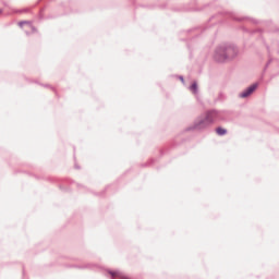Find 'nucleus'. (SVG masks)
Segmentation results:
<instances>
[{"mask_svg": "<svg viewBox=\"0 0 279 279\" xmlns=\"http://www.w3.org/2000/svg\"><path fill=\"white\" fill-rule=\"evenodd\" d=\"M216 134H218V136H225V134H228V131L223 128H217Z\"/></svg>", "mask_w": 279, "mask_h": 279, "instance_id": "obj_3", "label": "nucleus"}, {"mask_svg": "<svg viewBox=\"0 0 279 279\" xmlns=\"http://www.w3.org/2000/svg\"><path fill=\"white\" fill-rule=\"evenodd\" d=\"M192 93H197V83H193L191 86Z\"/></svg>", "mask_w": 279, "mask_h": 279, "instance_id": "obj_5", "label": "nucleus"}, {"mask_svg": "<svg viewBox=\"0 0 279 279\" xmlns=\"http://www.w3.org/2000/svg\"><path fill=\"white\" fill-rule=\"evenodd\" d=\"M257 87H258V85H256V84L250 86L246 90H244L242 94H240V97H242V98L250 97V95H252V93H254V90H256Z\"/></svg>", "mask_w": 279, "mask_h": 279, "instance_id": "obj_2", "label": "nucleus"}, {"mask_svg": "<svg viewBox=\"0 0 279 279\" xmlns=\"http://www.w3.org/2000/svg\"><path fill=\"white\" fill-rule=\"evenodd\" d=\"M23 25H25V22H20V26L22 27Z\"/></svg>", "mask_w": 279, "mask_h": 279, "instance_id": "obj_7", "label": "nucleus"}, {"mask_svg": "<svg viewBox=\"0 0 279 279\" xmlns=\"http://www.w3.org/2000/svg\"><path fill=\"white\" fill-rule=\"evenodd\" d=\"M217 119H219V112H217V111H208L206 113L205 119L201 120L197 123V128L199 130H202V128H208V125H211V123H215V121H217Z\"/></svg>", "mask_w": 279, "mask_h": 279, "instance_id": "obj_1", "label": "nucleus"}, {"mask_svg": "<svg viewBox=\"0 0 279 279\" xmlns=\"http://www.w3.org/2000/svg\"><path fill=\"white\" fill-rule=\"evenodd\" d=\"M219 56H221V52H217V60L219 61V62H223V60H226V58H221V57H219Z\"/></svg>", "mask_w": 279, "mask_h": 279, "instance_id": "obj_6", "label": "nucleus"}, {"mask_svg": "<svg viewBox=\"0 0 279 279\" xmlns=\"http://www.w3.org/2000/svg\"><path fill=\"white\" fill-rule=\"evenodd\" d=\"M231 50H227V53H230Z\"/></svg>", "mask_w": 279, "mask_h": 279, "instance_id": "obj_8", "label": "nucleus"}, {"mask_svg": "<svg viewBox=\"0 0 279 279\" xmlns=\"http://www.w3.org/2000/svg\"><path fill=\"white\" fill-rule=\"evenodd\" d=\"M0 14H1V10H0Z\"/></svg>", "mask_w": 279, "mask_h": 279, "instance_id": "obj_9", "label": "nucleus"}, {"mask_svg": "<svg viewBox=\"0 0 279 279\" xmlns=\"http://www.w3.org/2000/svg\"><path fill=\"white\" fill-rule=\"evenodd\" d=\"M111 278H123V275L121 274V271H109Z\"/></svg>", "mask_w": 279, "mask_h": 279, "instance_id": "obj_4", "label": "nucleus"}]
</instances>
